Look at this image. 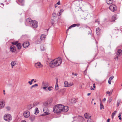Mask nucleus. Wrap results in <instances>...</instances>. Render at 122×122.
<instances>
[{
	"instance_id": "40",
	"label": "nucleus",
	"mask_w": 122,
	"mask_h": 122,
	"mask_svg": "<svg viewBox=\"0 0 122 122\" xmlns=\"http://www.w3.org/2000/svg\"><path fill=\"white\" fill-rule=\"evenodd\" d=\"M64 10L63 9H61L60 10V12L59 13L60 15L61 14V13Z\"/></svg>"
},
{
	"instance_id": "54",
	"label": "nucleus",
	"mask_w": 122,
	"mask_h": 122,
	"mask_svg": "<svg viewBox=\"0 0 122 122\" xmlns=\"http://www.w3.org/2000/svg\"><path fill=\"white\" fill-rule=\"evenodd\" d=\"M95 83H94L93 84V87L94 88H95Z\"/></svg>"
},
{
	"instance_id": "20",
	"label": "nucleus",
	"mask_w": 122,
	"mask_h": 122,
	"mask_svg": "<svg viewBox=\"0 0 122 122\" xmlns=\"http://www.w3.org/2000/svg\"><path fill=\"white\" fill-rule=\"evenodd\" d=\"M86 119H88L91 118V116L89 114L86 113L84 115Z\"/></svg>"
},
{
	"instance_id": "42",
	"label": "nucleus",
	"mask_w": 122,
	"mask_h": 122,
	"mask_svg": "<svg viewBox=\"0 0 122 122\" xmlns=\"http://www.w3.org/2000/svg\"><path fill=\"white\" fill-rule=\"evenodd\" d=\"M41 50L42 51H43L44 50V48L42 46H41Z\"/></svg>"
},
{
	"instance_id": "59",
	"label": "nucleus",
	"mask_w": 122,
	"mask_h": 122,
	"mask_svg": "<svg viewBox=\"0 0 122 122\" xmlns=\"http://www.w3.org/2000/svg\"><path fill=\"white\" fill-rule=\"evenodd\" d=\"M121 116L120 114H119V115L118 116V117H120Z\"/></svg>"
},
{
	"instance_id": "34",
	"label": "nucleus",
	"mask_w": 122,
	"mask_h": 122,
	"mask_svg": "<svg viewBox=\"0 0 122 122\" xmlns=\"http://www.w3.org/2000/svg\"><path fill=\"white\" fill-rule=\"evenodd\" d=\"M39 104V103L38 102H36L33 103V106H36L37 105H38Z\"/></svg>"
},
{
	"instance_id": "33",
	"label": "nucleus",
	"mask_w": 122,
	"mask_h": 122,
	"mask_svg": "<svg viewBox=\"0 0 122 122\" xmlns=\"http://www.w3.org/2000/svg\"><path fill=\"white\" fill-rule=\"evenodd\" d=\"M42 41L40 39L36 41L37 44H40L41 43Z\"/></svg>"
},
{
	"instance_id": "41",
	"label": "nucleus",
	"mask_w": 122,
	"mask_h": 122,
	"mask_svg": "<svg viewBox=\"0 0 122 122\" xmlns=\"http://www.w3.org/2000/svg\"><path fill=\"white\" fill-rule=\"evenodd\" d=\"M5 108L8 111L10 110V107L9 106L6 107H5Z\"/></svg>"
},
{
	"instance_id": "64",
	"label": "nucleus",
	"mask_w": 122,
	"mask_h": 122,
	"mask_svg": "<svg viewBox=\"0 0 122 122\" xmlns=\"http://www.w3.org/2000/svg\"><path fill=\"white\" fill-rule=\"evenodd\" d=\"M122 119V118L121 117H119V119L120 120H121Z\"/></svg>"
},
{
	"instance_id": "35",
	"label": "nucleus",
	"mask_w": 122,
	"mask_h": 122,
	"mask_svg": "<svg viewBox=\"0 0 122 122\" xmlns=\"http://www.w3.org/2000/svg\"><path fill=\"white\" fill-rule=\"evenodd\" d=\"M100 108L101 110L102 109V108L104 109L103 106L101 103H100Z\"/></svg>"
},
{
	"instance_id": "7",
	"label": "nucleus",
	"mask_w": 122,
	"mask_h": 122,
	"mask_svg": "<svg viewBox=\"0 0 122 122\" xmlns=\"http://www.w3.org/2000/svg\"><path fill=\"white\" fill-rule=\"evenodd\" d=\"M38 22L35 20H33L30 25L31 27L35 28H36L38 27Z\"/></svg>"
},
{
	"instance_id": "45",
	"label": "nucleus",
	"mask_w": 122,
	"mask_h": 122,
	"mask_svg": "<svg viewBox=\"0 0 122 122\" xmlns=\"http://www.w3.org/2000/svg\"><path fill=\"white\" fill-rule=\"evenodd\" d=\"M95 22H96V23H97L98 24H99V20H96L95 21Z\"/></svg>"
},
{
	"instance_id": "31",
	"label": "nucleus",
	"mask_w": 122,
	"mask_h": 122,
	"mask_svg": "<svg viewBox=\"0 0 122 122\" xmlns=\"http://www.w3.org/2000/svg\"><path fill=\"white\" fill-rule=\"evenodd\" d=\"M38 86V85L37 84H36L34 85H33L32 86L30 87V89H32V88L33 87H35L36 86Z\"/></svg>"
},
{
	"instance_id": "23",
	"label": "nucleus",
	"mask_w": 122,
	"mask_h": 122,
	"mask_svg": "<svg viewBox=\"0 0 122 122\" xmlns=\"http://www.w3.org/2000/svg\"><path fill=\"white\" fill-rule=\"evenodd\" d=\"M46 36L44 34L41 35L40 37V39L42 41L44 40L46 38Z\"/></svg>"
},
{
	"instance_id": "12",
	"label": "nucleus",
	"mask_w": 122,
	"mask_h": 122,
	"mask_svg": "<svg viewBox=\"0 0 122 122\" xmlns=\"http://www.w3.org/2000/svg\"><path fill=\"white\" fill-rule=\"evenodd\" d=\"M75 118H78V121L82 122L84 120V118L81 116L75 117Z\"/></svg>"
},
{
	"instance_id": "17",
	"label": "nucleus",
	"mask_w": 122,
	"mask_h": 122,
	"mask_svg": "<svg viewBox=\"0 0 122 122\" xmlns=\"http://www.w3.org/2000/svg\"><path fill=\"white\" fill-rule=\"evenodd\" d=\"M65 86V87L70 86L72 85L73 84V83H71V85H69L68 84L67 81H66L64 82Z\"/></svg>"
},
{
	"instance_id": "28",
	"label": "nucleus",
	"mask_w": 122,
	"mask_h": 122,
	"mask_svg": "<svg viewBox=\"0 0 122 122\" xmlns=\"http://www.w3.org/2000/svg\"><path fill=\"white\" fill-rule=\"evenodd\" d=\"M100 29L99 28H97L96 30V32L97 35H99V33L100 31Z\"/></svg>"
},
{
	"instance_id": "38",
	"label": "nucleus",
	"mask_w": 122,
	"mask_h": 122,
	"mask_svg": "<svg viewBox=\"0 0 122 122\" xmlns=\"http://www.w3.org/2000/svg\"><path fill=\"white\" fill-rule=\"evenodd\" d=\"M106 93L107 94H108L109 96H110L112 94V92L111 93L110 92L108 91H107L106 92Z\"/></svg>"
},
{
	"instance_id": "22",
	"label": "nucleus",
	"mask_w": 122,
	"mask_h": 122,
	"mask_svg": "<svg viewBox=\"0 0 122 122\" xmlns=\"http://www.w3.org/2000/svg\"><path fill=\"white\" fill-rule=\"evenodd\" d=\"M113 2V0H107V3L108 4H111Z\"/></svg>"
},
{
	"instance_id": "62",
	"label": "nucleus",
	"mask_w": 122,
	"mask_h": 122,
	"mask_svg": "<svg viewBox=\"0 0 122 122\" xmlns=\"http://www.w3.org/2000/svg\"><path fill=\"white\" fill-rule=\"evenodd\" d=\"M3 92H4V95H5V90H3Z\"/></svg>"
},
{
	"instance_id": "48",
	"label": "nucleus",
	"mask_w": 122,
	"mask_h": 122,
	"mask_svg": "<svg viewBox=\"0 0 122 122\" xmlns=\"http://www.w3.org/2000/svg\"><path fill=\"white\" fill-rule=\"evenodd\" d=\"M49 102V104H50L52 102V100H49L48 101V102Z\"/></svg>"
},
{
	"instance_id": "60",
	"label": "nucleus",
	"mask_w": 122,
	"mask_h": 122,
	"mask_svg": "<svg viewBox=\"0 0 122 122\" xmlns=\"http://www.w3.org/2000/svg\"><path fill=\"white\" fill-rule=\"evenodd\" d=\"M106 98H104L103 99V100L104 101H106Z\"/></svg>"
},
{
	"instance_id": "56",
	"label": "nucleus",
	"mask_w": 122,
	"mask_h": 122,
	"mask_svg": "<svg viewBox=\"0 0 122 122\" xmlns=\"http://www.w3.org/2000/svg\"><path fill=\"white\" fill-rule=\"evenodd\" d=\"M34 80V79H32L31 80V82H32Z\"/></svg>"
},
{
	"instance_id": "1",
	"label": "nucleus",
	"mask_w": 122,
	"mask_h": 122,
	"mask_svg": "<svg viewBox=\"0 0 122 122\" xmlns=\"http://www.w3.org/2000/svg\"><path fill=\"white\" fill-rule=\"evenodd\" d=\"M62 62V60L60 57L57 59H56L52 60L50 63L49 65L52 68L55 66H59L61 64Z\"/></svg>"
},
{
	"instance_id": "55",
	"label": "nucleus",
	"mask_w": 122,
	"mask_h": 122,
	"mask_svg": "<svg viewBox=\"0 0 122 122\" xmlns=\"http://www.w3.org/2000/svg\"><path fill=\"white\" fill-rule=\"evenodd\" d=\"M110 119H108L107 120V122H110Z\"/></svg>"
},
{
	"instance_id": "8",
	"label": "nucleus",
	"mask_w": 122,
	"mask_h": 122,
	"mask_svg": "<svg viewBox=\"0 0 122 122\" xmlns=\"http://www.w3.org/2000/svg\"><path fill=\"white\" fill-rule=\"evenodd\" d=\"M109 8L111 11L113 12L116 11L117 10V8L116 6L113 4H112L110 5Z\"/></svg>"
},
{
	"instance_id": "51",
	"label": "nucleus",
	"mask_w": 122,
	"mask_h": 122,
	"mask_svg": "<svg viewBox=\"0 0 122 122\" xmlns=\"http://www.w3.org/2000/svg\"><path fill=\"white\" fill-rule=\"evenodd\" d=\"M48 90L49 91H51V87H49L48 88Z\"/></svg>"
},
{
	"instance_id": "5",
	"label": "nucleus",
	"mask_w": 122,
	"mask_h": 122,
	"mask_svg": "<svg viewBox=\"0 0 122 122\" xmlns=\"http://www.w3.org/2000/svg\"><path fill=\"white\" fill-rule=\"evenodd\" d=\"M122 50L120 49H119L118 50L117 52V55L116 57L115 58V59L116 60H118V57L120 56V55H122Z\"/></svg>"
},
{
	"instance_id": "11",
	"label": "nucleus",
	"mask_w": 122,
	"mask_h": 122,
	"mask_svg": "<svg viewBox=\"0 0 122 122\" xmlns=\"http://www.w3.org/2000/svg\"><path fill=\"white\" fill-rule=\"evenodd\" d=\"M35 66L36 68H40L42 67L43 66L40 62H38L35 63Z\"/></svg>"
},
{
	"instance_id": "53",
	"label": "nucleus",
	"mask_w": 122,
	"mask_h": 122,
	"mask_svg": "<svg viewBox=\"0 0 122 122\" xmlns=\"http://www.w3.org/2000/svg\"><path fill=\"white\" fill-rule=\"evenodd\" d=\"M76 24V26H79L80 25V24Z\"/></svg>"
},
{
	"instance_id": "14",
	"label": "nucleus",
	"mask_w": 122,
	"mask_h": 122,
	"mask_svg": "<svg viewBox=\"0 0 122 122\" xmlns=\"http://www.w3.org/2000/svg\"><path fill=\"white\" fill-rule=\"evenodd\" d=\"M56 85L55 87V89L56 90H57L58 89V79L57 78H56Z\"/></svg>"
},
{
	"instance_id": "19",
	"label": "nucleus",
	"mask_w": 122,
	"mask_h": 122,
	"mask_svg": "<svg viewBox=\"0 0 122 122\" xmlns=\"http://www.w3.org/2000/svg\"><path fill=\"white\" fill-rule=\"evenodd\" d=\"M19 4L21 5H24V0H18Z\"/></svg>"
},
{
	"instance_id": "63",
	"label": "nucleus",
	"mask_w": 122,
	"mask_h": 122,
	"mask_svg": "<svg viewBox=\"0 0 122 122\" xmlns=\"http://www.w3.org/2000/svg\"><path fill=\"white\" fill-rule=\"evenodd\" d=\"M74 75L75 76H76L77 75V74L75 73L74 74Z\"/></svg>"
},
{
	"instance_id": "15",
	"label": "nucleus",
	"mask_w": 122,
	"mask_h": 122,
	"mask_svg": "<svg viewBox=\"0 0 122 122\" xmlns=\"http://www.w3.org/2000/svg\"><path fill=\"white\" fill-rule=\"evenodd\" d=\"M29 43L28 42H24L22 45V46L24 48H26L29 45Z\"/></svg>"
},
{
	"instance_id": "27",
	"label": "nucleus",
	"mask_w": 122,
	"mask_h": 122,
	"mask_svg": "<svg viewBox=\"0 0 122 122\" xmlns=\"http://www.w3.org/2000/svg\"><path fill=\"white\" fill-rule=\"evenodd\" d=\"M116 17V15H114L112 16V21H114L117 19Z\"/></svg>"
},
{
	"instance_id": "26",
	"label": "nucleus",
	"mask_w": 122,
	"mask_h": 122,
	"mask_svg": "<svg viewBox=\"0 0 122 122\" xmlns=\"http://www.w3.org/2000/svg\"><path fill=\"white\" fill-rule=\"evenodd\" d=\"M10 64L12 66V68H13V66L16 65V63L15 61H12L11 63Z\"/></svg>"
},
{
	"instance_id": "46",
	"label": "nucleus",
	"mask_w": 122,
	"mask_h": 122,
	"mask_svg": "<svg viewBox=\"0 0 122 122\" xmlns=\"http://www.w3.org/2000/svg\"><path fill=\"white\" fill-rule=\"evenodd\" d=\"M75 117H73V119L74 120L77 121H78V118H75Z\"/></svg>"
},
{
	"instance_id": "24",
	"label": "nucleus",
	"mask_w": 122,
	"mask_h": 122,
	"mask_svg": "<svg viewBox=\"0 0 122 122\" xmlns=\"http://www.w3.org/2000/svg\"><path fill=\"white\" fill-rule=\"evenodd\" d=\"M33 107V105L30 104L28 105L27 107V109L29 110H30Z\"/></svg>"
},
{
	"instance_id": "2",
	"label": "nucleus",
	"mask_w": 122,
	"mask_h": 122,
	"mask_svg": "<svg viewBox=\"0 0 122 122\" xmlns=\"http://www.w3.org/2000/svg\"><path fill=\"white\" fill-rule=\"evenodd\" d=\"M61 104H58L55 106L53 109V111L55 113H59L62 111Z\"/></svg>"
},
{
	"instance_id": "29",
	"label": "nucleus",
	"mask_w": 122,
	"mask_h": 122,
	"mask_svg": "<svg viewBox=\"0 0 122 122\" xmlns=\"http://www.w3.org/2000/svg\"><path fill=\"white\" fill-rule=\"evenodd\" d=\"M76 24H73L71 25V26H69L68 28L67 29V31L69 30V29H70L71 28L73 27H75L76 26Z\"/></svg>"
},
{
	"instance_id": "18",
	"label": "nucleus",
	"mask_w": 122,
	"mask_h": 122,
	"mask_svg": "<svg viewBox=\"0 0 122 122\" xmlns=\"http://www.w3.org/2000/svg\"><path fill=\"white\" fill-rule=\"evenodd\" d=\"M5 104L3 101H0V109L3 108L5 106Z\"/></svg>"
},
{
	"instance_id": "44",
	"label": "nucleus",
	"mask_w": 122,
	"mask_h": 122,
	"mask_svg": "<svg viewBox=\"0 0 122 122\" xmlns=\"http://www.w3.org/2000/svg\"><path fill=\"white\" fill-rule=\"evenodd\" d=\"M112 98H110L108 100V102L109 103L110 102L112 101Z\"/></svg>"
},
{
	"instance_id": "36",
	"label": "nucleus",
	"mask_w": 122,
	"mask_h": 122,
	"mask_svg": "<svg viewBox=\"0 0 122 122\" xmlns=\"http://www.w3.org/2000/svg\"><path fill=\"white\" fill-rule=\"evenodd\" d=\"M117 107L120 104L121 102V100H117Z\"/></svg>"
},
{
	"instance_id": "10",
	"label": "nucleus",
	"mask_w": 122,
	"mask_h": 122,
	"mask_svg": "<svg viewBox=\"0 0 122 122\" xmlns=\"http://www.w3.org/2000/svg\"><path fill=\"white\" fill-rule=\"evenodd\" d=\"M30 115V113L28 111H26L24 112L23 115L25 118H28L29 117Z\"/></svg>"
},
{
	"instance_id": "37",
	"label": "nucleus",
	"mask_w": 122,
	"mask_h": 122,
	"mask_svg": "<svg viewBox=\"0 0 122 122\" xmlns=\"http://www.w3.org/2000/svg\"><path fill=\"white\" fill-rule=\"evenodd\" d=\"M87 122H93V121L91 118H90L88 119Z\"/></svg>"
},
{
	"instance_id": "50",
	"label": "nucleus",
	"mask_w": 122,
	"mask_h": 122,
	"mask_svg": "<svg viewBox=\"0 0 122 122\" xmlns=\"http://www.w3.org/2000/svg\"><path fill=\"white\" fill-rule=\"evenodd\" d=\"M28 83L30 85H31L32 83V82L31 81H29L28 82Z\"/></svg>"
},
{
	"instance_id": "43",
	"label": "nucleus",
	"mask_w": 122,
	"mask_h": 122,
	"mask_svg": "<svg viewBox=\"0 0 122 122\" xmlns=\"http://www.w3.org/2000/svg\"><path fill=\"white\" fill-rule=\"evenodd\" d=\"M116 111L112 113V116H114L116 114Z\"/></svg>"
},
{
	"instance_id": "58",
	"label": "nucleus",
	"mask_w": 122,
	"mask_h": 122,
	"mask_svg": "<svg viewBox=\"0 0 122 122\" xmlns=\"http://www.w3.org/2000/svg\"><path fill=\"white\" fill-rule=\"evenodd\" d=\"M91 94V93H88L87 94V95L88 96H89Z\"/></svg>"
},
{
	"instance_id": "6",
	"label": "nucleus",
	"mask_w": 122,
	"mask_h": 122,
	"mask_svg": "<svg viewBox=\"0 0 122 122\" xmlns=\"http://www.w3.org/2000/svg\"><path fill=\"white\" fill-rule=\"evenodd\" d=\"M11 44L12 45H16L18 49H21L22 46L21 44L20 43H18V41H16V42H11Z\"/></svg>"
},
{
	"instance_id": "61",
	"label": "nucleus",
	"mask_w": 122,
	"mask_h": 122,
	"mask_svg": "<svg viewBox=\"0 0 122 122\" xmlns=\"http://www.w3.org/2000/svg\"><path fill=\"white\" fill-rule=\"evenodd\" d=\"M21 122H26L25 121H21Z\"/></svg>"
},
{
	"instance_id": "9",
	"label": "nucleus",
	"mask_w": 122,
	"mask_h": 122,
	"mask_svg": "<svg viewBox=\"0 0 122 122\" xmlns=\"http://www.w3.org/2000/svg\"><path fill=\"white\" fill-rule=\"evenodd\" d=\"M63 106L61 107L62 108V111L64 112H67L68 110V107L67 106H64L63 105H62Z\"/></svg>"
},
{
	"instance_id": "52",
	"label": "nucleus",
	"mask_w": 122,
	"mask_h": 122,
	"mask_svg": "<svg viewBox=\"0 0 122 122\" xmlns=\"http://www.w3.org/2000/svg\"><path fill=\"white\" fill-rule=\"evenodd\" d=\"M57 4L58 5H60V1H59V2L57 3Z\"/></svg>"
},
{
	"instance_id": "47",
	"label": "nucleus",
	"mask_w": 122,
	"mask_h": 122,
	"mask_svg": "<svg viewBox=\"0 0 122 122\" xmlns=\"http://www.w3.org/2000/svg\"><path fill=\"white\" fill-rule=\"evenodd\" d=\"M76 100V99H72V102L73 103L75 102H76V101H75V100Z\"/></svg>"
},
{
	"instance_id": "49",
	"label": "nucleus",
	"mask_w": 122,
	"mask_h": 122,
	"mask_svg": "<svg viewBox=\"0 0 122 122\" xmlns=\"http://www.w3.org/2000/svg\"><path fill=\"white\" fill-rule=\"evenodd\" d=\"M111 80H108V83L109 84H111Z\"/></svg>"
},
{
	"instance_id": "16",
	"label": "nucleus",
	"mask_w": 122,
	"mask_h": 122,
	"mask_svg": "<svg viewBox=\"0 0 122 122\" xmlns=\"http://www.w3.org/2000/svg\"><path fill=\"white\" fill-rule=\"evenodd\" d=\"M33 21V20H32L30 18H28L26 19L25 22V23H27L31 25L32 23V21Z\"/></svg>"
},
{
	"instance_id": "57",
	"label": "nucleus",
	"mask_w": 122,
	"mask_h": 122,
	"mask_svg": "<svg viewBox=\"0 0 122 122\" xmlns=\"http://www.w3.org/2000/svg\"><path fill=\"white\" fill-rule=\"evenodd\" d=\"M91 90H94V89L92 87H91Z\"/></svg>"
},
{
	"instance_id": "21",
	"label": "nucleus",
	"mask_w": 122,
	"mask_h": 122,
	"mask_svg": "<svg viewBox=\"0 0 122 122\" xmlns=\"http://www.w3.org/2000/svg\"><path fill=\"white\" fill-rule=\"evenodd\" d=\"M35 119V116H31L30 118V119L32 122L34 121Z\"/></svg>"
},
{
	"instance_id": "30",
	"label": "nucleus",
	"mask_w": 122,
	"mask_h": 122,
	"mask_svg": "<svg viewBox=\"0 0 122 122\" xmlns=\"http://www.w3.org/2000/svg\"><path fill=\"white\" fill-rule=\"evenodd\" d=\"M48 105V103L47 102H45L43 104V107H46V106H47Z\"/></svg>"
},
{
	"instance_id": "4",
	"label": "nucleus",
	"mask_w": 122,
	"mask_h": 122,
	"mask_svg": "<svg viewBox=\"0 0 122 122\" xmlns=\"http://www.w3.org/2000/svg\"><path fill=\"white\" fill-rule=\"evenodd\" d=\"M49 85V84L48 82L44 81H43L42 84V86H43V89L44 90L46 91H47V89H46V88H47Z\"/></svg>"
},
{
	"instance_id": "13",
	"label": "nucleus",
	"mask_w": 122,
	"mask_h": 122,
	"mask_svg": "<svg viewBox=\"0 0 122 122\" xmlns=\"http://www.w3.org/2000/svg\"><path fill=\"white\" fill-rule=\"evenodd\" d=\"M10 51L12 52H14L16 50L15 47L14 46L12 45L10 47Z\"/></svg>"
},
{
	"instance_id": "39",
	"label": "nucleus",
	"mask_w": 122,
	"mask_h": 122,
	"mask_svg": "<svg viewBox=\"0 0 122 122\" xmlns=\"http://www.w3.org/2000/svg\"><path fill=\"white\" fill-rule=\"evenodd\" d=\"M114 78V76H111L109 79V80L111 81Z\"/></svg>"
},
{
	"instance_id": "25",
	"label": "nucleus",
	"mask_w": 122,
	"mask_h": 122,
	"mask_svg": "<svg viewBox=\"0 0 122 122\" xmlns=\"http://www.w3.org/2000/svg\"><path fill=\"white\" fill-rule=\"evenodd\" d=\"M47 107H45L43 109V111L44 112L46 113H48L47 112Z\"/></svg>"
},
{
	"instance_id": "32",
	"label": "nucleus",
	"mask_w": 122,
	"mask_h": 122,
	"mask_svg": "<svg viewBox=\"0 0 122 122\" xmlns=\"http://www.w3.org/2000/svg\"><path fill=\"white\" fill-rule=\"evenodd\" d=\"M35 110H36V112L35 113V114H37L39 113V111L38 110V109L37 107L35 108Z\"/></svg>"
},
{
	"instance_id": "3",
	"label": "nucleus",
	"mask_w": 122,
	"mask_h": 122,
	"mask_svg": "<svg viewBox=\"0 0 122 122\" xmlns=\"http://www.w3.org/2000/svg\"><path fill=\"white\" fill-rule=\"evenodd\" d=\"M4 118L5 121L10 122L12 120V117L10 114H6L4 115Z\"/></svg>"
}]
</instances>
